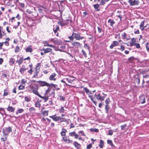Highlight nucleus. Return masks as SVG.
Here are the masks:
<instances>
[{
    "instance_id": "obj_27",
    "label": "nucleus",
    "mask_w": 149,
    "mask_h": 149,
    "mask_svg": "<svg viewBox=\"0 0 149 149\" xmlns=\"http://www.w3.org/2000/svg\"><path fill=\"white\" fill-rule=\"evenodd\" d=\"M26 52H31L32 51L31 46H29V47H27V48H26Z\"/></svg>"
},
{
    "instance_id": "obj_43",
    "label": "nucleus",
    "mask_w": 149,
    "mask_h": 149,
    "mask_svg": "<svg viewBox=\"0 0 149 149\" xmlns=\"http://www.w3.org/2000/svg\"><path fill=\"white\" fill-rule=\"evenodd\" d=\"M145 22V20H143L142 22H141L139 26L140 28H142V27L144 26V24Z\"/></svg>"
},
{
    "instance_id": "obj_34",
    "label": "nucleus",
    "mask_w": 149,
    "mask_h": 149,
    "mask_svg": "<svg viewBox=\"0 0 149 149\" xmlns=\"http://www.w3.org/2000/svg\"><path fill=\"white\" fill-rule=\"evenodd\" d=\"M48 110H45L42 112V114L44 116H47L48 115Z\"/></svg>"
},
{
    "instance_id": "obj_56",
    "label": "nucleus",
    "mask_w": 149,
    "mask_h": 149,
    "mask_svg": "<svg viewBox=\"0 0 149 149\" xmlns=\"http://www.w3.org/2000/svg\"><path fill=\"white\" fill-rule=\"evenodd\" d=\"M92 147V144H89L86 146L87 149H90Z\"/></svg>"
},
{
    "instance_id": "obj_5",
    "label": "nucleus",
    "mask_w": 149,
    "mask_h": 149,
    "mask_svg": "<svg viewBox=\"0 0 149 149\" xmlns=\"http://www.w3.org/2000/svg\"><path fill=\"white\" fill-rule=\"evenodd\" d=\"M95 98L98 100H100L101 101H103L105 98V97L102 96L100 93H98L97 94L96 93H95Z\"/></svg>"
},
{
    "instance_id": "obj_12",
    "label": "nucleus",
    "mask_w": 149,
    "mask_h": 149,
    "mask_svg": "<svg viewBox=\"0 0 149 149\" xmlns=\"http://www.w3.org/2000/svg\"><path fill=\"white\" fill-rule=\"evenodd\" d=\"M73 145L74 146L75 148L77 149H79L81 147V145L80 144L78 143L77 142L74 141L73 143Z\"/></svg>"
},
{
    "instance_id": "obj_46",
    "label": "nucleus",
    "mask_w": 149,
    "mask_h": 149,
    "mask_svg": "<svg viewBox=\"0 0 149 149\" xmlns=\"http://www.w3.org/2000/svg\"><path fill=\"white\" fill-rule=\"evenodd\" d=\"M59 97L60 98V100H62L64 101L65 100V98L63 96L60 95L59 96Z\"/></svg>"
},
{
    "instance_id": "obj_41",
    "label": "nucleus",
    "mask_w": 149,
    "mask_h": 149,
    "mask_svg": "<svg viewBox=\"0 0 149 149\" xmlns=\"http://www.w3.org/2000/svg\"><path fill=\"white\" fill-rule=\"evenodd\" d=\"M109 108V105H106L105 106V109L106 111V113H108V111Z\"/></svg>"
},
{
    "instance_id": "obj_49",
    "label": "nucleus",
    "mask_w": 149,
    "mask_h": 149,
    "mask_svg": "<svg viewBox=\"0 0 149 149\" xmlns=\"http://www.w3.org/2000/svg\"><path fill=\"white\" fill-rule=\"evenodd\" d=\"M122 38L123 39H125L126 38V33L124 32L122 34Z\"/></svg>"
},
{
    "instance_id": "obj_61",
    "label": "nucleus",
    "mask_w": 149,
    "mask_h": 149,
    "mask_svg": "<svg viewBox=\"0 0 149 149\" xmlns=\"http://www.w3.org/2000/svg\"><path fill=\"white\" fill-rule=\"evenodd\" d=\"M46 42L47 43V45L46 46L48 47H52L54 48V46L52 45H49L48 44L47 42Z\"/></svg>"
},
{
    "instance_id": "obj_60",
    "label": "nucleus",
    "mask_w": 149,
    "mask_h": 149,
    "mask_svg": "<svg viewBox=\"0 0 149 149\" xmlns=\"http://www.w3.org/2000/svg\"><path fill=\"white\" fill-rule=\"evenodd\" d=\"M75 131H73L72 132H71L69 133V135L71 136H74V134L75 133Z\"/></svg>"
},
{
    "instance_id": "obj_29",
    "label": "nucleus",
    "mask_w": 149,
    "mask_h": 149,
    "mask_svg": "<svg viewBox=\"0 0 149 149\" xmlns=\"http://www.w3.org/2000/svg\"><path fill=\"white\" fill-rule=\"evenodd\" d=\"M109 0H101L100 5H104L105 4V2L109 1Z\"/></svg>"
},
{
    "instance_id": "obj_38",
    "label": "nucleus",
    "mask_w": 149,
    "mask_h": 149,
    "mask_svg": "<svg viewBox=\"0 0 149 149\" xmlns=\"http://www.w3.org/2000/svg\"><path fill=\"white\" fill-rule=\"evenodd\" d=\"M59 110L60 113H64L65 111L63 107H61V108L59 109Z\"/></svg>"
},
{
    "instance_id": "obj_30",
    "label": "nucleus",
    "mask_w": 149,
    "mask_h": 149,
    "mask_svg": "<svg viewBox=\"0 0 149 149\" xmlns=\"http://www.w3.org/2000/svg\"><path fill=\"white\" fill-rule=\"evenodd\" d=\"M52 49L50 48H47L44 50V52L45 53H47L51 52Z\"/></svg>"
},
{
    "instance_id": "obj_22",
    "label": "nucleus",
    "mask_w": 149,
    "mask_h": 149,
    "mask_svg": "<svg viewBox=\"0 0 149 149\" xmlns=\"http://www.w3.org/2000/svg\"><path fill=\"white\" fill-rule=\"evenodd\" d=\"M108 22L110 23V25L111 26H113V25L115 23V22L113 20L111 19H109Z\"/></svg>"
},
{
    "instance_id": "obj_33",
    "label": "nucleus",
    "mask_w": 149,
    "mask_h": 149,
    "mask_svg": "<svg viewBox=\"0 0 149 149\" xmlns=\"http://www.w3.org/2000/svg\"><path fill=\"white\" fill-rule=\"evenodd\" d=\"M35 106L36 107L40 108L41 106V104L39 101H37L36 102L35 104Z\"/></svg>"
},
{
    "instance_id": "obj_11",
    "label": "nucleus",
    "mask_w": 149,
    "mask_h": 149,
    "mask_svg": "<svg viewBox=\"0 0 149 149\" xmlns=\"http://www.w3.org/2000/svg\"><path fill=\"white\" fill-rule=\"evenodd\" d=\"M139 3V2L138 0H134L132 1L130 3V6H133L134 5H138Z\"/></svg>"
},
{
    "instance_id": "obj_16",
    "label": "nucleus",
    "mask_w": 149,
    "mask_h": 149,
    "mask_svg": "<svg viewBox=\"0 0 149 149\" xmlns=\"http://www.w3.org/2000/svg\"><path fill=\"white\" fill-rule=\"evenodd\" d=\"M67 132L66 129L62 128V131L61 132V136L63 137L65 136L66 135V132Z\"/></svg>"
},
{
    "instance_id": "obj_1",
    "label": "nucleus",
    "mask_w": 149,
    "mask_h": 149,
    "mask_svg": "<svg viewBox=\"0 0 149 149\" xmlns=\"http://www.w3.org/2000/svg\"><path fill=\"white\" fill-rule=\"evenodd\" d=\"M41 66V63H38L35 67V70L34 71V74L32 77V78H38L41 77L42 76V74H41L39 76H38V73L40 72V68Z\"/></svg>"
},
{
    "instance_id": "obj_45",
    "label": "nucleus",
    "mask_w": 149,
    "mask_h": 149,
    "mask_svg": "<svg viewBox=\"0 0 149 149\" xmlns=\"http://www.w3.org/2000/svg\"><path fill=\"white\" fill-rule=\"evenodd\" d=\"M51 91V89L50 88H48L47 90L45 91V95H47Z\"/></svg>"
},
{
    "instance_id": "obj_58",
    "label": "nucleus",
    "mask_w": 149,
    "mask_h": 149,
    "mask_svg": "<svg viewBox=\"0 0 149 149\" xmlns=\"http://www.w3.org/2000/svg\"><path fill=\"white\" fill-rule=\"evenodd\" d=\"M97 28L98 29V32L99 33H101L102 31V29L99 26H97Z\"/></svg>"
},
{
    "instance_id": "obj_35",
    "label": "nucleus",
    "mask_w": 149,
    "mask_h": 149,
    "mask_svg": "<svg viewBox=\"0 0 149 149\" xmlns=\"http://www.w3.org/2000/svg\"><path fill=\"white\" fill-rule=\"evenodd\" d=\"M89 97L90 98L92 102L94 103L95 104H97V102H96L94 100L93 98L92 97V96L90 95H89Z\"/></svg>"
},
{
    "instance_id": "obj_21",
    "label": "nucleus",
    "mask_w": 149,
    "mask_h": 149,
    "mask_svg": "<svg viewBox=\"0 0 149 149\" xmlns=\"http://www.w3.org/2000/svg\"><path fill=\"white\" fill-rule=\"evenodd\" d=\"M84 89L85 90V92L88 94V96L90 95V94H92L91 92L86 87H84Z\"/></svg>"
},
{
    "instance_id": "obj_20",
    "label": "nucleus",
    "mask_w": 149,
    "mask_h": 149,
    "mask_svg": "<svg viewBox=\"0 0 149 149\" xmlns=\"http://www.w3.org/2000/svg\"><path fill=\"white\" fill-rule=\"evenodd\" d=\"M93 6L94 9L95 10H96L97 11H99L100 10V9H98L100 7V5L98 3H97L95 4H94L93 5Z\"/></svg>"
},
{
    "instance_id": "obj_14",
    "label": "nucleus",
    "mask_w": 149,
    "mask_h": 149,
    "mask_svg": "<svg viewBox=\"0 0 149 149\" xmlns=\"http://www.w3.org/2000/svg\"><path fill=\"white\" fill-rule=\"evenodd\" d=\"M59 30V28L58 25H54L53 30L55 33H56L57 32V31Z\"/></svg>"
},
{
    "instance_id": "obj_25",
    "label": "nucleus",
    "mask_w": 149,
    "mask_h": 149,
    "mask_svg": "<svg viewBox=\"0 0 149 149\" xmlns=\"http://www.w3.org/2000/svg\"><path fill=\"white\" fill-rule=\"evenodd\" d=\"M104 145V141L102 140H100V144L99 145V147L100 148H102L103 147Z\"/></svg>"
},
{
    "instance_id": "obj_31",
    "label": "nucleus",
    "mask_w": 149,
    "mask_h": 149,
    "mask_svg": "<svg viewBox=\"0 0 149 149\" xmlns=\"http://www.w3.org/2000/svg\"><path fill=\"white\" fill-rule=\"evenodd\" d=\"M90 130L92 132H99L98 130L96 128H91L90 129Z\"/></svg>"
},
{
    "instance_id": "obj_37",
    "label": "nucleus",
    "mask_w": 149,
    "mask_h": 149,
    "mask_svg": "<svg viewBox=\"0 0 149 149\" xmlns=\"http://www.w3.org/2000/svg\"><path fill=\"white\" fill-rule=\"evenodd\" d=\"M107 143L108 144L110 145L111 146H113L114 145L112 141L111 140H108L107 141Z\"/></svg>"
},
{
    "instance_id": "obj_24",
    "label": "nucleus",
    "mask_w": 149,
    "mask_h": 149,
    "mask_svg": "<svg viewBox=\"0 0 149 149\" xmlns=\"http://www.w3.org/2000/svg\"><path fill=\"white\" fill-rule=\"evenodd\" d=\"M15 59L14 58H11L10 59L9 63L11 65H13L15 63Z\"/></svg>"
},
{
    "instance_id": "obj_59",
    "label": "nucleus",
    "mask_w": 149,
    "mask_h": 149,
    "mask_svg": "<svg viewBox=\"0 0 149 149\" xmlns=\"http://www.w3.org/2000/svg\"><path fill=\"white\" fill-rule=\"evenodd\" d=\"M68 54L69 55V56L70 57H71L72 58H74V59H73L72 60L73 61L74 60L75 61H76V59H75V57L74 56H72L69 53H68Z\"/></svg>"
},
{
    "instance_id": "obj_4",
    "label": "nucleus",
    "mask_w": 149,
    "mask_h": 149,
    "mask_svg": "<svg viewBox=\"0 0 149 149\" xmlns=\"http://www.w3.org/2000/svg\"><path fill=\"white\" fill-rule=\"evenodd\" d=\"M38 83L40 86L43 87L44 86H49V84L45 81H36Z\"/></svg>"
},
{
    "instance_id": "obj_18",
    "label": "nucleus",
    "mask_w": 149,
    "mask_h": 149,
    "mask_svg": "<svg viewBox=\"0 0 149 149\" xmlns=\"http://www.w3.org/2000/svg\"><path fill=\"white\" fill-rule=\"evenodd\" d=\"M136 41V39L134 38H133L131 39V42L130 43V46H133L134 45L135 42Z\"/></svg>"
},
{
    "instance_id": "obj_36",
    "label": "nucleus",
    "mask_w": 149,
    "mask_h": 149,
    "mask_svg": "<svg viewBox=\"0 0 149 149\" xmlns=\"http://www.w3.org/2000/svg\"><path fill=\"white\" fill-rule=\"evenodd\" d=\"M24 110L22 109H18L17 111L16 112V113L17 114L18 113H21L23 112Z\"/></svg>"
},
{
    "instance_id": "obj_10",
    "label": "nucleus",
    "mask_w": 149,
    "mask_h": 149,
    "mask_svg": "<svg viewBox=\"0 0 149 149\" xmlns=\"http://www.w3.org/2000/svg\"><path fill=\"white\" fill-rule=\"evenodd\" d=\"M30 88L33 89V93L34 94H35L38 95V96L40 97V95L39 94L38 92V89H33V86H30Z\"/></svg>"
},
{
    "instance_id": "obj_17",
    "label": "nucleus",
    "mask_w": 149,
    "mask_h": 149,
    "mask_svg": "<svg viewBox=\"0 0 149 149\" xmlns=\"http://www.w3.org/2000/svg\"><path fill=\"white\" fill-rule=\"evenodd\" d=\"M49 117L52 118L53 120L55 121H58V118H57L58 117L56 116V115L55 114L54 115L50 116Z\"/></svg>"
},
{
    "instance_id": "obj_42",
    "label": "nucleus",
    "mask_w": 149,
    "mask_h": 149,
    "mask_svg": "<svg viewBox=\"0 0 149 149\" xmlns=\"http://www.w3.org/2000/svg\"><path fill=\"white\" fill-rule=\"evenodd\" d=\"M78 133L79 134H81V135L84 136H86L85 134H84V132L82 130H81L78 132Z\"/></svg>"
},
{
    "instance_id": "obj_62",
    "label": "nucleus",
    "mask_w": 149,
    "mask_h": 149,
    "mask_svg": "<svg viewBox=\"0 0 149 149\" xmlns=\"http://www.w3.org/2000/svg\"><path fill=\"white\" fill-rule=\"evenodd\" d=\"M84 47L86 48H87L88 49H89V47L87 44H85L84 45Z\"/></svg>"
},
{
    "instance_id": "obj_9",
    "label": "nucleus",
    "mask_w": 149,
    "mask_h": 149,
    "mask_svg": "<svg viewBox=\"0 0 149 149\" xmlns=\"http://www.w3.org/2000/svg\"><path fill=\"white\" fill-rule=\"evenodd\" d=\"M118 45L119 42L117 41H114L112 43L110 46V48L112 49L113 47Z\"/></svg>"
},
{
    "instance_id": "obj_39",
    "label": "nucleus",
    "mask_w": 149,
    "mask_h": 149,
    "mask_svg": "<svg viewBox=\"0 0 149 149\" xmlns=\"http://www.w3.org/2000/svg\"><path fill=\"white\" fill-rule=\"evenodd\" d=\"M110 101L109 98H107L106 99L105 101V102L106 105H108L110 103Z\"/></svg>"
},
{
    "instance_id": "obj_19",
    "label": "nucleus",
    "mask_w": 149,
    "mask_h": 149,
    "mask_svg": "<svg viewBox=\"0 0 149 149\" xmlns=\"http://www.w3.org/2000/svg\"><path fill=\"white\" fill-rule=\"evenodd\" d=\"M24 60L23 57H20L19 60H17L16 62H17L19 65H21L23 62V61Z\"/></svg>"
},
{
    "instance_id": "obj_52",
    "label": "nucleus",
    "mask_w": 149,
    "mask_h": 149,
    "mask_svg": "<svg viewBox=\"0 0 149 149\" xmlns=\"http://www.w3.org/2000/svg\"><path fill=\"white\" fill-rule=\"evenodd\" d=\"M66 79L67 81H68V82L70 83H71L74 80V79L72 80L71 79H70L68 78H66Z\"/></svg>"
},
{
    "instance_id": "obj_7",
    "label": "nucleus",
    "mask_w": 149,
    "mask_h": 149,
    "mask_svg": "<svg viewBox=\"0 0 149 149\" xmlns=\"http://www.w3.org/2000/svg\"><path fill=\"white\" fill-rule=\"evenodd\" d=\"M56 76V73H54L51 75L49 77V79L51 81H55L56 80V78L55 77Z\"/></svg>"
},
{
    "instance_id": "obj_28",
    "label": "nucleus",
    "mask_w": 149,
    "mask_h": 149,
    "mask_svg": "<svg viewBox=\"0 0 149 149\" xmlns=\"http://www.w3.org/2000/svg\"><path fill=\"white\" fill-rule=\"evenodd\" d=\"M40 97L41 98L43 99L44 100V102H46L48 99L49 98L48 96H46L44 97H43L41 96V95L40 96Z\"/></svg>"
},
{
    "instance_id": "obj_51",
    "label": "nucleus",
    "mask_w": 149,
    "mask_h": 149,
    "mask_svg": "<svg viewBox=\"0 0 149 149\" xmlns=\"http://www.w3.org/2000/svg\"><path fill=\"white\" fill-rule=\"evenodd\" d=\"M74 36V32L73 33L72 35L71 36H69L68 38L70 39V40H73L74 39V38L73 37Z\"/></svg>"
},
{
    "instance_id": "obj_32",
    "label": "nucleus",
    "mask_w": 149,
    "mask_h": 149,
    "mask_svg": "<svg viewBox=\"0 0 149 149\" xmlns=\"http://www.w3.org/2000/svg\"><path fill=\"white\" fill-rule=\"evenodd\" d=\"M26 69L25 68H21L19 69V72L23 74L24 73L25 71L26 70Z\"/></svg>"
},
{
    "instance_id": "obj_57",
    "label": "nucleus",
    "mask_w": 149,
    "mask_h": 149,
    "mask_svg": "<svg viewBox=\"0 0 149 149\" xmlns=\"http://www.w3.org/2000/svg\"><path fill=\"white\" fill-rule=\"evenodd\" d=\"M25 100L27 102H29L30 101V99L29 97L27 96H25L24 98Z\"/></svg>"
},
{
    "instance_id": "obj_6",
    "label": "nucleus",
    "mask_w": 149,
    "mask_h": 149,
    "mask_svg": "<svg viewBox=\"0 0 149 149\" xmlns=\"http://www.w3.org/2000/svg\"><path fill=\"white\" fill-rule=\"evenodd\" d=\"M74 38L76 39L77 40H79L84 38V37L83 36H81L80 34L79 33H74Z\"/></svg>"
},
{
    "instance_id": "obj_55",
    "label": "nucleus",
    "mask_w": 149,
    "mask_h": 149,
    "mask_svg": "<svg viewBox=\"0 0 149 149\" xmlns=\"http://www.w3.org/2000/svg\"><path fill=\"white\" fill-rule=\"evenodd\" d=\"M2 76L3 77V78H6L7 77V73L6 72L3 73L2 74Z\"/></svg>"
},
{
    "instance_id": "obj_3",
    "label": "nucleus",
    "mask_w": 149,
    "mask_h": 149,
    "mask_svg": "<svg viewBox=\"0 0 149 149\" xmlns=\"http://www.w3.org/2000/svg\"><path fill=\"white\" fill-rule=\"evenodd\" d=\"M12 128L10 127H8L6 128L4 130H3V133L5 135H7L10 133L12 132Z\"/></svg>"
},
{
    "instance_id": "obj_13",
    "label": "nucleus",
    "mask_w": 149,
    "mask_h": 149,
    "mask_svg": "<svg viewBox=\"0 0 149 149\" xmlns=\"http://www.w3.org/2000/svg\"><path fill=\"white\" fill-rule=\"evenodd\" d=\"M69 20L67 19V21H65L64 22H61L60 21H58V24L60 25H61V26H65L67 25L68 24L67 21Z\"/></svg>"
},
{
    "instance_id": "obj_23",
    "label": "nucleus",
    "mask_w": 149,
    "mask_h": 149,
    "mask_svg": "<svg viewBox=\"0 0 149 149\" xmlns=\"http://www.w3.org/2000/svg\"><path fill=\"white\" fill-rule=\"evenodd\" d=\"M72 44L73 46L75 47H77L80 46V43L77 42H74Z\"/></svg>"
},
{
    "instance_id": "obj_50",
    "label": "nucleus",
    "mask_w": 149,
    "mask_h": 149,
    "mask_svg": "<svg viewBox=\"0 0 149 149\" xmlns=\"http://www.w3.org/2000/svg\"><path fill=\"white\" fill-rule=\"evenodd\" d=\"M81 52L83 53V55L84 56V57L85 58H86L87 57V54L85 52L84 50H82L81 51Z\"/></svg>"
},
{
    "instance_id": "obj_15",
    "label": "nucleus",
    "mask_w": 149,
    "mask_h": 149,
    "mask_svg": "<svg viewBox=\"0 0 149 149\" xmlns=\"http://www.w3.org/2000/svg\"><path fill=\"white\" fill-rule=\"evenodd\" d=\"M7 110L13 113L15 111V109L12 106H9L7 108Z\"/></svg>"
},
{
    "instance_id": "obj_26",
    "label": "nucleus",
    "mask_w": 149,
    "mask_h": 149,
    "mask_svg": "<svg viewBox=\"0 0 149 149\" xmlns=\"http://www.w3.org/2000/svg\"><path fill=\"white\" fill-rule=\"evenodd\" d=\"M136 58L134 56H131L128 58V60L130 63H132L133 61L135 60Z\"/></svg>"
},
{
    "instance_id": "obj_40",
    "label": "nucleus",
    "mask_w": 149,
    "mask_h": 149,
    "mask_svg": "<svg viewBox=\"0 0 149 149\" xmlns=\"http://www.w3.org/2000/svg\"><path fill=\"white\" fill-rule=\"evenodd\" d=\"M8 95V93L6 89H5L4 90V93L3 95V96H5L7 95Z\"/></svg>"
},
{
    "instance_id": "obj_54",
    "label": "nucleus",
    "mask_w": 149,
    "mask_h": 149,
    "mask_svg": "<svg viewBox=\"0 0 149 149\" xmlns=\"http://www.w3.org/2000/svg\"><path fill=\"white\" fill-rule=\"evenodd\" d=\"M19 50V47L17 46L15 50V52H18Z\"/></svg>"
},
{
    "instance_id": "obj_8",
    "label": "nucleus",
    "mask_w": 149,
    "mask_h": 149,
    "mask_svg": "<svg viewBox=\"0 0 149 149\" xmlns=\"http://www.w3.org/2000/svg\"><path fill=\"white\" fill-rule=\"evenodd\" d=\"M139 98V101L141 104H143L145 102V97L144 95H141Z\"/></svg>"
},
{
    "instance_id": "obj_64",
    "label": "nucleus",
    "mask_w": 149,
    "mask_h": 149,
    "mask_svg": "<svg viewBox=\"0 0 149 149\" xmlns=\"http://www.w3.org/2000/svg\"><path fill=\"white\" fill-rule=\"evenodd\" d=\"M68 143H72V140H70L69 139H68L67 140V142H66Z\"/></svg>"
},
{
    "instance_id": "obj_53",
    "label": "nucleus",
    "mask_w": 149,
    "mask_h": 149,
    "mask_svg": "<svg viewBox=\"0 0 149 149\" xmlns=\"http://www.w3.org/2000/svg\"><path fill=\"white\" fill-rule=\"evenodd\" d=\"M134 45H135L136 48L138 49L140 47V44L138 43H135Z\"/></svg>"
},
{
    "instance_id": "obj_44",
    "label": "nucleus",
    "mask_w": 149,
    "mask_h": 149,
    "mask_svg": "<svg viewBox=\"0 0 149 149\" xmlns=\"http://www.w3.org/2000/svg\"><path fill=\"white\" fill-rule=\"evenodd\" d=\"M113 130H110L109 131L108 133L107 134L108 135H112L113 134Z\"/></svg>"
},
{
    "instance_id": "obj_48",
    "label": "nucleus",
    "mask_w": 149,
    "mask_h": 149,
    "mask_svg": "<svg viewBox=\"0 0 149 149\" xmlns=\"http://www.w3.org/2000/svg\"><path fill=\"white\" fill-rule=\"evenodd\" d=\"M36 109L34 107H31L29 109V111L30 112H32L35 111Z\"/></svg>"
},
{
    "instance_id": "obj_47",
    "label": "nucleus",
    "mask_w": 149,
    "mask_h": 149,
    "mask_svg": "<svg viewBox=\"0 0 149 149\" xmlns=\"http://www.w3.org/2000/svg\"><path fill=\"white\" fill-rule=\"evenodd\" d=\"M25 86L22 85H20L18 87V89L19 90H23L24 89Z\"/></svg>"
},
{
    "instance_id": "obj_63",
    "label": "nucleus",
    "mask_w": 149,
    "mask_h": 149,
    "mask_svg": "<svg viewBox=\"0 0 149 149\" xmlns=\"http://www.w3.org/2000/svg\"><path fill=\"white\" fill-rule=\"evenodd\" d=\"M146 47L147 51L149 50V44L148 42L146 43Z\"/></svg>"
},
{
    "instance_id": "obj_2",
    "label": "nucleus",
    "mask_w": 149,
    "mask_h": 149,
    "mask_svg": "<svg viewBox=\"0 0 149 149\" xmlns=\"http://www.w3.org/2000/svg\"><path fill=\"white\" fill-rule=\"evenodd\" d=\"M36 11L35 10V8L32 6H31L26 10V12L29 14H31L32 13H33L34 12L35 14L34 15V16L35 17L36 15Z\"/></svg>"
}]
</instances>
